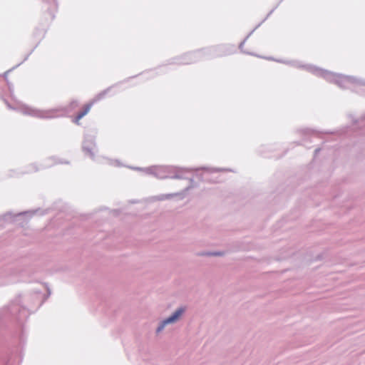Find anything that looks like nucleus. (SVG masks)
<instances>
[{
  "instance_id": "f03ea898",
  "label": "nucleus",
  "mask_w": 365,
  "mask_h": 365,
  "mask_svg": "<svg viewBox=\"0 0 365 365\" xmlns=\"http://www.w3.org/2000/svg\"><path fill=\"white\" fill-rule=\"evenodd\" d=\"M91 107H92V103H88V104L85 105L83 106L82 110L80 111L77 114L75 119L73 120V122L76 124H79L80 120L90 111Z\"/></svg>"
},
{
  "instance_id": "f257e3e1",
  "label": "nucleus",
  "mask_w": 365,
  "mask_h": 365,
  "mask_svg": "<svg viewBox=\"0 0 365 365\" xmlns=\"http://www.w3.org/2000/svg\"><path fill=\"white\" fill-rule=\"evenodd\" d=\"M184 312L185 309L183 308L178 309L170 317L165 319L161 325L165 326L168 324L175 322L182 316Z\"/></svg>"
}]
</instances>
